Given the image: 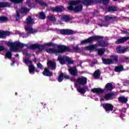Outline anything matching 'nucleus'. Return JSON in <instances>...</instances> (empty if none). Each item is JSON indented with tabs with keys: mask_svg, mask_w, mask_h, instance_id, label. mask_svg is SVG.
Wrapping results in <instances>:
<instances>
[{
	"mask_svg": "<svg viewBox=\"0 0 129 129\" xmlns=\"http://www.w3.org/2000/svg\"><path fill=\"white\" fill-rule=\"evenodd\" d=\"M94 2V0H80L79 1H71L69 3L68 9L70 11H74L76 13L81 12L83 7L82 5L85 6H91Z\"/></svg>",
	"mask_w": 129,
	"mask_h": 129,
	"instance_id": "nucleus-1",
	"label": "nucleus"
},
{
	"mask_svg": "<svg viewBox=\"0 0 129 129\" xmlns=\"http://www.w3.org/2000/svg\"><path fill=\"white\" fill-rule=\"evenodd\" d=\"M33 24H34V21L31 17H29L26 19L25 23V30L28 34H25L24 33H21L20 34V37H22V38H28L29 37V34H35V33L38 32L37 29H33L32 28V25Z\"/></svg>",
	"mask_w": 129,
	"mask_h": 129,
	"instance_id": "nucleus-2",
	"label": "nucleus"
},
{
	"mask_svg": "<svg viewBox=\"0 0 129 129\" xmlns=\"http://www.w3.org/2000/svg\"><path fill=\"white\" fill-rule=\"evenodd\" d=\"M73 50L75 52H77L78 53H81L83 50H89L90 51H91V50H96V51H97L99 56H102L103 54H104V52H105L104 49L103 48H99L97 49L96 44L90 45L83 48H79L78 47H74Z\"/></svg>",
	"mask_w": 129,
	"mask_h": 129,
	"instance_id": "nucleus-3",
	"label": "nucleus"
},
{
	"mask_svg": "<svg viewBox=\"0 0 129 129\" xmlns=\"http://www.w3.org/2000/svg\"><path fill=\"white\" fill-rule=\"evenodd\" d=\"M23 53L24 55H25V56L23 58V61L24 63L27 65V66H29V71L30 74H34L35 67H34V66L32 64L33 62H32V61L29 59V58L31 57V54L25 51H23Z\"/></svg>",
	"mask_w": 129,
	"mask_h": 129,
	"instance_id": "nucleus-4",
	"label": "nucleus"
},
{
	"mask_svg": "<svg viewBox=\"0 0 129 129\" xmlns=\"http://www.w3.org/2000/svg\"><path fill=\"white\" fill-rule=\"evenodd\" d=\"M58 50L55 48H48L46 49V52L49 54H55L58 55L59 53H63L66 51H69V47L65 46L64 45H59L57 46Z\"/></svg>",
	"mask_w": 129,
	"mask_h": 129,
	"instance_id": "nucleus-5",
	"label": "nucleus"
},
{
	"mask_svg": "<svg viewBox=\"0 0 129 129\" xmlns=\"http://www.w3.org/2000/svg\"><path fill=\"white\" fill-rule=\"evenodd\" d=\"M113 89V86L111 83H107L104 88V89L101 88H93L91 90L93 93H96L98 95L102 94L103 92H104V90L106 91H110Z\"/></svg>",
	"mask_w": 129,
	"mask_h": 129,
	"instance_id": "nucleus-6",
	"label": "nucleus"
},
{
	"mask_svg": "<svg viewBox=\"0 0 129 129\" xmlns=\"http://www.w3.org/2000/svg\"><path fill=\"white\" fill-rule=\"evenodd\" d=\"M7 45L10 47L11 51L19 52V48H23L25 44L19 41H16L15 42H8Z\"/></svg>",
	"mask_w": 129,
	"mask_h": 129,
	"instance_id": "nucleus-7",
	"label": "nucleus"
},
{
	"mask_svg": "<svg viewBox=\"0 0 129 129\" xmlns=\"http://www.w3.org/2000/svg\"><path fill=\"white\" fill-rule=\"evenodd\" d=\"M103 63L104 64H113V63H116L118 61V56L117 55H111L110 59H104L102 58Z\"/></svg>",
	"mask_w": 129,
	"mask_h": 129,
	"instance_id": "nucleus-8",
	"label": "nucleus"
},
{
	"mask_svg": "<svg viewBox=\"0 0 129 129\" xmlns=\"http://www.w3.org/2000/svg\"><path fill=\"white\" fill-rule=\"evenodd\" d=\"M57 60L62 65L63 64H66V63H68L69 64H72L74 62V61L72 60L68 56H61L60 55L58 56Z\"/></svg>",
	"mask_w": 129,
	"mask_h": 129,
	"instance_id": "nucleus-9",
	"label": "nucleus"
},
{
	"mask_svg": "<svg viewBox=\"0 0 129 129\" xmlns=\"http://www.w3.org/2000/svg\"><path fill=\"white\" fill-rule=\"evenodd\" d=\"M104 20L105 21L102 22V25L100 24H98L100 27H108V25H109V24L107 22L115 20V17L112 16L111 15H107L104 17Z\"/></svg>",
	"mask_w": 129,
	"mask_h": 129,
	"instance_id": "nucleus-10",
	"label": "nucleus"
},
{
	"mask_svg": "<svg viewBox=\"0 0 129 129\" xmlns=\"http://www.w3.org/2000/svg\"><path fill=\"white\" fill-rule=\"evenodd\" d=\"M103 38V37H102V36H94L86 40H82L81 42V45H83V44H87L88 43H90L91 42H92V41H96V40Z\"/></svg>",
	"mask_w": 129,
	"mask_h": 129,
	"instance_id": "nucleus-11",
	"label": "nucleus"
},
{
	"mask_svg": "<svg viewBox=\"0 0 129 129\" xmlns=\"http://www.w3.org/2000/svg\"><path fill=\"white\" fill-rule=\"evenodd\" d=\"M51 45H52L51 43H46L44 45L40 44H32L29 46V49H34L37 48L40 51H42V50H44L45 48V46H51Z\"/></svg>",
	"mask_w": 129,
	"mask_h": 129,
	"instance_id": "nucleus-12",
	"label": "nucleus"
},
{
	"mask_svg": "<svg viewBox=\"0 0 129 129\" xmlns=\"http://www.w3.org/2000/svg\"><path fill=\"white\" fill-rule=\"evenodd\" d=\"M77 84L82 85L83 86L86 85V84H87V78L82 76L79 77L77 79L76 83L75 84V85L76 86Z\"/></svg>",
	"mask_w": 129,
	"mask_h": 129,
	"instance_id": "nucleus-13",
	"label": "nucleus"
},
{
	"mask_svg": "<svg viewBox=\"0 0 129 129\" xmlns=\"http://www.w3.org/2000/svg\"><path fill=\"white\" fill-rule=\"evenodd\" d=\"M100 97V101H103L104 100H110L111 99H114V95L111 93L106 94L104 97L101 96V94L99 95Z\"/></svg>",
	"mask_w": 129,
	"mask_h": 129,
	"instance_id": "nucleus-14",
	"label": "nucleus"
},
{
	"mask_svg": "<svg viewBox=\"0 0 129 129\" xmlns=\"http://www.w3.org/2000/svg\"><path fill=\"white\" fill-rule=\"evenodd\" d=\"M116 51L117 53L123 54V53H125V52H127V51H128V48H127V47L118 46L116 47Z\"/></svg>",
	"mask_w": 129,
	"mask_h": 129,
	"instance_id": "nucleus-15",
	"label": "nucleus"
},
{
	"mask_svg": "<svg viewBox=\"0 0 129 129\" xmlns=\"http://www.w3.org/2000/svg\"><path fill=\"white\" fill-rule=\"evenodd\" d=\"M103 107L107 112L111 111L113 108V106L110 104H103Z\"/></svg>",
	"mask_w": 129,
	"mask_h": 129,
	"instance_id": "nucleus-16",
	"label": "nucleus"
},
{
	"mask_svg": "<svg viewBox=\"0 0 129 129\" xmlns=\"http://www.w3.org/2000/svg\"><path fill=\"white\" fill-rule=\"evenodd\" d=\"M47 65L51 70H55L56 69V62L54 61L49 60L47 62Z\"/></svg>",
	"mask_w": 129,
	"mask_h": 129,
	"instance_id": "nucleus-17",
	"label": "nucleus"
},
{
	"mask_svg": "<svg viewBox=\"0 0 129 129\" xmlns=\"http://www.w3.org/2000/svg\"><path fill=\"white\" fill-rule=\"evenodd\" d=\"M77 90L81 94H84L86 91H88V86H85L84 88L79 87L77 88Z\"/></svg>",
	"mask_w": 129,
	"mask_h": 129,
	"instance_id": "nucleus-18",
	"label": "nucleus"
},
{
	"mask_svg": "<svg viewBox=\"0 0 129 129\" xmlns=\"http://www.w3.org/2000/svg\"><path fill=\"white\" fill-rule=\"evenodd\" d=\"M127 40H129V37H122L119 39H118L116 41H115V44H122V43H124V42H126Z\"/></svg>",
	"mask_w": 129,
	"mask_h": 129,
	"instance_id": "nucleus-19",
	"label": "nucleus"
},
{
	"mask_svg": "<svg viewBox=\"0 0 129 129\" xmlns=\"http://www.w3.org/2000/svg\"><path fill=\"white\" fill-rule=\"evenodd\" d=\"M69 72H70L71 75L75 76L77 74V69H76V67L70 68L68 69Z\"/></svg>",
	"mask_w": 129,
	"mask_h": 129,
	"instance_id": "nucleus-20",
	"label": "nucleus"
},
{
	"mask_svg": "<svg viewBox=\"0 0 129 129\" xmlns=\"http://www.w3.org/2000/svg\"><path fill=\"white\" fill-rule=\"evenodd\" d=\"M52 12H56L57 13H61L62 11H64V8L62 6L58 7L53 8L51 9Z\"/></svg>",
	"mask_w": 129,
	"mask_h": 129,
	"instance_id": "nucleus-21",
	"label": "nucleus"
},
{
	"mask_svg": "<svg viewBox=\"0 0 129 129\" xmlns=\"http://www.w3.org/2000/svg\"><path fill=\"white\" fill-rule=\"evenodd\" d=\"M60 19L62 22H69L70 21V16L67 15H62Z\"/></svg>",
	"mask_w": 129,
	"mask_h": 129,
	"instance_id": "nucleus-22",
	"label": "nucleus"
},
{
	"mask_svg": "<svg viewBox=\"0 0 129 129\" xmlns=\"http://www.w3.org/2000/svg\"><path fill=\"white\" fill-rule=\"evenodd\" d=\"M44 76H52L53 74L49 71V68H46L44 69V71L42 73Z\"/></svg>",
	"mask_w": 129,
	"mask_h": 129,
	"instance_id": "nucleus-23",
	"label": "nucleus"
},
{
	"mask_svg": "<svg viewBox=\"0 0 129 129\" xmlns=\"http://www.w3.org/2000/svg\"><path fill=\"white\" fill-rule=\"evenodd\" d=\"M98 45L100 47H106L108 46V43L107 41L101 40L98 42Z\"/></svg>",
	"mask_w": 129,
	"mask_h": 129,
	"instance_id": "nucleus-24",
	"label": "nucleus"
},
{
	"mask_svg": "<svg viewBox=\"0 0 129 129\" xmlns=\"http://www.w3.org/2000/svg\"><path fill=\"white\" fill-rule=\"evenodd\" d=\"M119 102H121L122 103H126L127 102V98L124 96H121L118 98Z\"/></svg>",
	"mask_w": 129,
	"mask_h": 129,
	"instance_id": "nucleus-25",
	"label": "nucleus"
},
{
	"mask_svg": "<svg viewBox=\"0 0 129 129\" xmlns=\"http://www.w3.org/2000/svg\"><path fill=\"white\" fill-rule=\"evenodd\" d=\"M20 12H21L22 14H25V15L28 14L30 10L28 9L27 8L22 7L21 8Z\"/></svg>",
	"mask_w": 129,
	"mask_h": 129,
	"instance_id": "nucleus-26",
	"label": "nucleus"
},
{
	"mask_svg": "<svg viewBox=\"0 0 129 129\" xmlns=\"http://www.w3.org/2000/svg\"><path fill=\"white\" fill-rule=\"evenodd\" d=\"M100 76V72H99V70H97L94 73V77L95 79H97L98 78H99Z\"/></svg>",
	"mask_w": 129,
	"mask_h": 129,
	"instance_id": "nucleus-27",
	"label": "nucleus"
},
{
	"mask_svg": "<svg viewBox=\"0 0 129 129\" xmlns=\"http://www.w3.org/2000/svg\"><path fill=\"white\" fill-rule=\"evenodd\" d=\"M9 36L10 35V32L8 31H0V38H4V36Z\"/></svg>",
	"mask_w": 129,
	"mask_h": 129,
	"instance_id": "nucleus-28",
	"label": "nucleus"
},
{
	"mask_svg": "<svg viewBox=\"0 0 129 129\" xmlns=\"http://www.w3.org/2000/svg\"><path fill=\"white\" fill-rule=\"evenodd\" d=\"M115 72H120L123 71V67L122 66H119L115 68Z\"/></svg>",
	"mask_w": 129,
	"mask_h": 129,
	"instance_id": "nucleus-29",
	"label": "nucleus"
},
{
	"mask_svg": "<svg viewBox=\"0 0 129 129\" xmlns=\"http://www.w3.org/2000/svg\"><path fill=\"white\" fill-rule=\"evenodd\" d=\"M11 5L10 4L8 3V2H4V3H0V11L2 10V8H4L5 7H10Z\"/></svg>",
	"mask_w": 129,
	"mask_h": 129,
	"instance_id": "nucleus-30",
	"label": "nucleus"
},
{
	"mask_svg": "<svg viewBox=\"0 0 129 129\" xmlns=\"http://www.w3.org/2000/svg\"><path fill=\"white\" fill-rule=\"evenodd\" d=\"M37 3L40 5V6H42L44 7H48V4H46L42 1H40L39 0H35Z\"/></svg>",
	"mask_w": 129,
	"mask_h": 129,
	"instance_id": "nucleus-31",
	"label": "nucleus"
},
{
	"mask_svg": "<svg viewBox=\"0 0 129 129\" xmlns=\"http://www.w3.org/2000/svg\"><path fill=\"white\" fill-rule=\"evenodd\" d=\"M5 56L7 58H8V59H12V52L10 51L6 52Z\"/></svg>",
	"mask_w": 129,
	"mask_h": 129,
	"instance_id": "nucleus-32",
	"label": "nucleus"
},
{
	"mask_svg": "<svg viewBox=\"0 0 129 129\" xmlns=\"http://www.w3.org/2000/svg\"><path fill=\"white\" fill-rule=\"evenodd\" d=\"M48 20L51 21V22H55L56 21V19L55 17L52 15H49L47 17Z\"/></svg>",
	"mask_w": 129,
	"mask_h": 129,
	"instance_id": "nucleus-33",
	"label": "nucleus"
},
{
	"mask_svg": "<svg viewBox=\"0 0 129 129\" xmlns=\"http://www.w3.org/2000/svg\"><path fill=\"white\" fill-rule=\"evenodd\" d=\"M72 34H75V32L72 30L67 29L66 35H72Z\"/></svg>",
	"mask_w": 129,
	"mask_h": 129,
	"instance_id": "nucleus-34",
	"label": "nucleus"
},
{
	"mask_svg": "<svg viewBox=\"0 0 129 129\" xmlns=\"http://www.w3.org/2000/svg\"><path fill=\"white\" fill-rule=\"evenodd\" d=\"M39 18L41 20H44L45 18H46V15H45V13L44 12H41L39 13Z\"/></svg>",
	"mask_w": 129,
	"mask_h": 129,
	"instance_id": "nucleus-35",
	"label": "nucleus"
},
{
	"mask_svg": "<svg viewBox=\"0 0 129 129\" xmlns=\"http://www.w3.org/2000/svg\"><path fill=\"white\" fill-rule=\"evenodd\" d=\"M63 73H61L58 78V82H62L63 81Z\"/></svg>",
	"mask_w": 129,
	"mask_h": 129,
	"instance_id": "nucleus-36",
	"label": "nucleus"
},
{
	"mask_svg": "<svg viewBox=\"0 0 129 129\" xmlns=\"http://www.w3.org/2000/svg\"><path fill=\"white\" fill-rule=\"evenodd\" d=\"M108 11L109 12H114V11H116V8L115 7H110L108 8Z\"/></svg>",
	"mask_w": 129,
	"mask_h": 129,
	"instance_id": "nucleus-37",
	"label": "nucleus"
},
{
	"mask_svg": "<svg viewBox=\"0 0 129 129\" xmlns=\"http://www.w3.org/2000/svg\"><path fill=\"white\" fill-rule=\"evenodd\" d=\"M24 0H10L11 3L13 4H20V3H22Z\"/></svg>",
	"mask_w": 129,
	"mask_h": 129,
	"instance_id": "nucleus-38",
	"label": "nucleus"
},
{
	"mask_svg": "<svg viewBox=\"0 0 129 129\" xmlns=\"http://www.w3.org/2000/svg\"><path fill=\"white\" fill-rule=\"evenodd\" d=\"M8 18L6 17H0V22H7Z\"/></svg>",
	"mask_w": 129,
	"mask_h": 129,
	"instance_id": "nucleus-39",
	"label": "nucleus"
},
{
	"mask_svg": "<svg viewBox=\"0 0 129 129\" xmlns=\"http://www.w3.org/2000/svg\"><path fill=\"white\" fill-rule=\"evenodd\" d=\"M16 15L15 16V17L16 18V21H19V19H20V13H19V10H16Z\"/></svg>",
	"mask_w": 129,
	"mask_h": 129,
	"instance_id": "nucleus-40",
	"label": "nucleus"
},
{
	"mask_svg": "<svg viewBox=\"0 0 129 129\" xmlns=\"http://www.w3.org/2000/svg\"><path fill=\"white\" fill-rule=\"evenodd\" d=\"M67 29H61L59 30V33L63 35H66Z\"/></svg>",
	"mask_w": 129,
	"mask_h": 129,
	"instance_id": "nucleus-41",
	"label": "nucleus"
},
{
	"mask_svg": "<svg viewBox=\"0 0 129 129\" xmlns=\"http://www.w3.org/2000/svg\"><path fill=\"white\" fill-rule=\"evenodd\" d=\"M6 50H7V49L6 48V47L3 46H0V53L1 52H2V51H6Z\"/></svg>",
	"mask_w": 129,
	"mask_h": 129,
	"instance_id": "nucleus-42",
	"label": "nucleus"
},
{
	"mask_svg": "<svg viewBox=\"0 0 129 129\" xmlns=\"http://www.w3.org/2000/svg\"><path fill=\"white\" fill-rule=\"evenodd\" d=\"M37 66L38 68H39V69H43V66L42 64H41V63H37Z\"/></svg>",
	"mask_w": 129,
	"mask_h": 129,
	"instance_id": "nucleus-43",
	"label": "nucleus"
},
{
	"mask_svg": "<svg viewBox=\"0 0 129 129\" xmlns=\"http://www.w3.org/2000/svg\"><path fill=\"white\" fill-rule=\"evenodd\" d=\"M109 2V0H103V5H107Z\"/></svg>",
	"mask_w": 129,
	"mask_h": 129,
	"instance_id": "nucleus-44",
	"label": "nucleus"
},
{
	"mask_svg": "<svg viewBox=\"0 0 129 129\" xmlns=\"http://www.w3.org/2000/svg\"><path fill=\"white\" fill-rule=\"evenodd\" d=\"M62 77L63 78H65V79H69V76L66 74H63V76H62Z\"/></svg>",
	"mask_w": 129,
	"mask_h": 129,
	"instance_id": "nucleus-45",
	"label": "nucleus"
},
{
	"mask_svg": "<svg viewBox=\"0 0 129 129\" xmlns=\"http://www.w3.org/2000/svg\"><path fill=\"white\" fill-rule=\"evenodd\" d=\"M77 80H76L74 78H72V79H71V81H72L73 82H76Z\"/></svg>",
	"mask_w": 129,
	"mask_h": 129,
	"instance_id": "nucleus-46",
	"label": "nucleus"
},
{
	"mask_svg": "<svg viewBox=\"0 0 129 129\" xmlns=\"http://www.w3.org/2000/svg\"><path fill=\"white\" fill-rule=\"evenodd\" d=\"M121 34H127V32H126V31H121Z\"/></svg>",
	"mask_w": 129,
	"mask_h": 129,
	"instance_id": "nucleus-47",
	"label": "nucleus"
},
{
	"mask_svg": "<svg viewBox=\"0 0 129 129\" xmlns=\"http://www.w3.org/2000/svg\"><path fill=\"white\" fill-rule=\"evenodd\" d=\"M123 59H124V60H127V59H128V57L124 56L123 57Z\"/></svg>",
	"mask_w": 129,
	"mask_h": 129,
	"instance_id": "nucleus-48",
	"label": "nucleus"
},
{
	"mask_svg": "<svg viewBox=\"0 0 129 129\" xmlns=\"http://www.w3.org/2000/svg\"><path fill=\"white\" fill-rule=\"evenodd\" d=\"M126 83H128V81H126V82H125L124 83V85H125V86L127 85V84H126Z\"/></svg>",
	"mask_w": 129,
	"mask_h": 129,
	"instance_id": "nucleus-49",
	"label": "nucleus"
},
{
	"mask_svg": "<svg viewBox=\"0 0 129 129\" xmlns=\"http://www.w3.org/2000/svg\"><path fill=\"white\" fill-rule=\"evenodd\" d=\"M15 62H16L15 61H13L12 63L11 64V66H14V64H15Z\"/></svg>",
	"mask_w": 129,
	"mask_h": 129,
	"instance_id": "nucleus-50",
	"label": "nucleus"
},
{
	"mask_svg": "<svg viewBox=\"0 0 129 129\" xmlns=\"http://www.w3.org/2000/svg\"><path fill=\"white\" fill-rule=\"evenodd\" d=\"M95 100L96 101H97V100H98V98H97L95 99Z\"/></svg>",
	"mask_w": 129,
	"mask_h": 129,
	"instance_id": "nucleus-51",
	"label": "nucleus"
},
{
	"mask_svg": "<svg viewBox=\"0 0 129 129\" xmlns=\"http://www.w3.org/2000/svg\"><path fill=\"white\" fill-rule=\"evenodd\" d=\"M19 56V54H17L15 55V57H18Z\"/></svg>",
	"mask_w": 129,
	"mask_h": 129,
	"instance_id": "nucleus-52",
	"label": "nucleus"
},
{
	"mask_svg": "<svg viewBox=\"0 0 129 129\" xmlns=\"http://www.w3.org/2000/svg\"><path fill=\"white\" fill-rule=\"evenodd\" d=\"M37 61V58L34 59V62H36Z\"/></svg>",
	"mask_w": 129,
	"mask_h": 129,
	"instance_id": "nucleus-53",
	"label": "nucleus"
},
{
	"mask_svg": "<svg viewBox=\"0 0 129 129\" xmlns=\"http://www.w3.org/2000/svg\"><path fill=\"white\" fill-rule=\"evenodd\" d=\"M122 116H124V115H121L120 116V117H121Z\"/></svg>",
	"mask_w": 129,
	"mask_h": 129,
	"instance_id": "nucleus-54",
	"label": "nucleus"
},
{
	"mask_svg": "<svg viewBox=\"0 0 129 129\" xmlns=\"http://www.w3.org/2000/svg\"><path fill=\"white\" fill-rule=\"evenodd\" d=\"M124 109V112H125V111H126V110L125 109Z\"/></svg>",
	"mask_w": 129,
	"mask_h": 129,
	"instance_id": "nucleus-55",
	"label": "nucleus"
},
{
	"mask_svg": "<svg viewBox=\"0 0 129 129\" xmlns=\"http://www.w3.org/2000/svg\"><path fill=\"white\" fill-rule=\"evenodd\" d=\"M125 91H120V92H124Z\"/></svg>",
	"mask_w": 129,
	"mask_h": 129,
	"instance_id": "nucleus-56",
	"label": "nucleus"
},
{
	"mask_svg": "<svg viewBox=\"0 0 129 129\" xmlns=\"http://www.w3.org/2000/svg\"><path fill=\"white\" fill-rule=\"evenodd\" d=\"M15 94H16V95H17L18 94V93H17V92H16V93H15Z\"/></svg>",
	"mask_w": 129,
	"mask_h": 129,
	"instance_id": "nucleus-57",
	"label": "nucleus"
},
{
	"mask_svg": "<svg viewBox=\"0 0 129 129\" xmlns=\"http://www.w3.org/2000/svg\"><path fill=\"white\" fill-rule=\"evenodd\" d=\"M114 2H116V1H118V0H113Z\"/></svg>",
	"mask_w": 129,
	"mask_h": 129,
	"instance_id": "nucleus-58",
	"label": "nucleus"
},
{
	"mask_svg": "<svg viewBox=\"0 0 129 129\" xmlns=\"http://www.w3.org/2000/svg\"><path fill=\"white\" fill-rule=\"evenodd\" d=\"M36 71V72H39V71Z\"/></svg>",
	"mask_w": 129,
	"mask_h": 129,
	"instance_id": "nucleus-59",
	"label": "nucleus"
},
{
	"mask_svg": "<svg viewBox=\"0 0 129 129\" xmlns=\"http://www.w3.org/2000/svg\"><path fill=\"white\" fill-rule=\"evenodd\" d=\"M60 25H62V23H60Z\"/></svg>",
	"mask_w": 129,
	"mask_h": 129,
	"instance_id": "nucleus-60",
	"label": "nucleus"
}]
</instances>
